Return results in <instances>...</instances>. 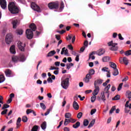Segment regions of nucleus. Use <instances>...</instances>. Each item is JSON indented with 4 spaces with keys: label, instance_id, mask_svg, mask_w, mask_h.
Wrapping results in <instances>:
<instances>
[{
    "label": "nucleus",
    "instance_id": "obj_32",
    "mask_svg": "<svg viewBox=\"0 0 131 131\" xmlns=\"http://www.w3.org/2000/svg\"><path fill=\"white\" fill-rule=\"evenodd\" d=\"M16 33L19 35H21L23 34V30L22 29H18L16 30Z\"/></svg>",
    "mask_w": 131,
    "mask_h": 131
},
{
    "label": "nucleus",
    "instance_id": "obj_49",
    "mask_svg": "<svg viewBox=\"0 0 131 131\" xmlns=\"http://www.w3.org/2000/svg\"><path fill=\"white\" fill-rule=\"evenodd\" d=\"M56 32H58V33H59L60 34H63L66 32V31L64 30H62L61 31H57Z\"/></svg>",
    "mask_w": 131,
    "mask_h": 131
},
{
    "label": "nucleus",
    "instance_id": "obj_22",
    "mask_svg": "<svg viewBox=\"0 0 131 131\" xmlns=\"http://www.w3.org/2000/svg\"><path fill=\"white\" fill-rule=\"evenodd\" d=\"M105 53V49H99L98 51V56H102L103 54Z\"/></svg>",
    "mask_w": 131,
    "mask_h": 131
},
{
    "label": "nucleus",
    "instance_id": "obj_51",
    "mask_svg": "<svg viewBox=\"0 0 131 131\" xmlns=\"http://www.w3.org/2000/svg\"><path fill=\"white\" fill-rule=\"evenodd\" d=\"M50 70H59V68H56L55 67H51Z\"/></svg>",
    "mask_w": 131,
    "mask_h": 131
},
{
    "label": "nucleus",
    "instance_id": "obj_44",
    "mask_svg": "<svg viewBox=\"0 0 131 131\" xmlns=\"http://www.w3.org/2000/svg\"><path fill=\"white\" fill-rule=\"evenodd\" d=\"M94 54H95V52H93L91 54H90L89 59H91V58L92 60H95V56H93ZM92 56H93L92 57Z\"/></svg>",
    "mask_w": 131,
    "mask_h": 131
},
{
    "label": "nucleus",
    "instance_id": "obj_31",
    "mask_svg": "<svg viewBox=\"0 0 131 131\" xmlns=\"http://www.w3.org/2000/svg\"><path fill=\"white\" fill-rule=\"evenodd\" d=\"M110 58L108 56H105L102 58L103 62H108L110 60Z\"/></svg>",
    "mask_w": 131,
    "mask_h": 131
},
{
    "label": "nucleus",
    "instance_id": "obj_13",
    "mask_svg": "<svg viewBox=\"0 0 131 131\" xmlns=\"http://www.w3.org/2000/svg\"><path fill=\"white\" fill-rule=\"evenodd\" d=\"M12 24L13 25V28L16 29L17 28V25L18 24V20L17 19H13L12 21Z\"/></svg>",
    "mask_w": 131,
    "mask_h": 131
},
{
    "label": "nucleus",
    "instance_id": "obj_4",
    "mask_svg": "<svg viewBox=\"0 0 131 131\" xmlns=\"http://www.w3.org/2000/svg\"><path fill=\"white\" fill-rule=\"evenodd\" d=\"M13 62L16 63V62H24L25 61V56L23 54L20 55L19 56H13L12 57Z\"/></svg>",
    "mask_w": 131,
    "mask_h": 131
},
{
    "label": "nucleus",
    "instance_id": "obj_36",
    "mask_svg": "<svg viewBox=\"0 0 131 131\" xmlns=\"http://www.w3.org/2000/svg\"><path fill=\"white\" fill-rule=\"evenodd\" d=\"M28 120V118H27V116H24L23 117L22 121L23 122H27Z\"/></svg>",
    "mask_w": 131,
    "mask_h": 131
},
{
    "label": "nucleus",
    "instance_id": "obj_50",
    "mask_svg": "<svg viewBox=\"0 0 131 131\" xmlns=\"http://www.w3.org/2000/svg\"><path fill=\"white\" fill-rule=\"evenodd\" d=\"M70 122H71L72 123H74L75 122H76V121H77V120L71 118L70 119Z\"/></svg>",
    "mask_w": 131,
    "mask_h": 131
},
{
    "label": "nucleus",
    "instance_id": "obj_16",
    "mask_svg": "<svg viewBox=\"0 0 131 131\" xmlns=\"http://www.w3.org/2000/svg\"><path fill=\"white\" fill-rule=\"evenodd\" d=\"M21 126V118L18 117L16 121V128H19Z\"/></svg>",
    "mask_w": 131,
    "mask_h": 131
},
{
    "label": "nucleus",
    "instance_id": "obj_29",
    "mask_svg": "<svg viewBox=\"0 0 131 131\" xmlns=\"http://www.w3.org/2000/svg\"><path fill=\"white\" fill-rule=\"evenodd\" d=\"M123 62L125 65H128V59L125 57L123 58Z\"/></svg>",
    "mask_w": 131,
    "mask_h": 131
},
{
    "label": "nucleus",
    "instance_id": "obj_18",
    "mask_svg": "<svg viewBox=\"0 0 131 131\" xmlns=\"http://www.w3.org/2000/svg\"><path fill=\"white\" fill-rule=\"evenodd\" d=\"M100 98L103 102H105V101H106V97H105V92L101 93Z\"/></svg>",
    "mask_w": 131,
    "mask_h": 131
},
{
    "label": "nucleus",
    "instance_id": "obj_25",
    "mask_svg": "<svg viewBox=\"0 0 131 131\" xmlns=\"http://www.w3.org/2000/svg\"><path fill=\"white\" fill-rule=\"evenodd\" d=\"M70 119H65L64 120V125H65V126L68 125V124H69V123H70Z\"/></svg>",
    "mask_w": 131,
    "mask_h": 131
},
{
    "label": "nucleus",
    "instance_id": "obj_61",
    "mask_svg": "<svg viewBox=\"0 0 131 131\" xmlns=\"http://www.w3.org/2000/svg\"><path fill=\"white\" fill-rule=\"evenodd\" d=\"M85 77L90 80L92 79V75L89 74H87Z\"/></svg>",
    "mask_w": 131,
    "mask_h": 131
},
{
    "label": "nucleus",
    "instance_id": "obj_39",
    "mask_svg": "<svg viewBox=\"0 0 131 131\" xmlns=\"http://www.w3.org/2000/svg\"><path fill=\"white\" fill-rule=\"evenodd\" d=\"M126 96L128 99H131V92L127 91L126 93Z\"/></svg>",
    "mask_w": 131,
    "mask_h": 131
},
{
    "label": "nucleus",
    "instance_id": "obj_41",
    "mask_svg": "<svg viewBox=\"0 0 131 131\" xmlns=\"http://www.w3.org/2000/svg\"><path fill=\"white\" fill-rule=\"evenodd\" d=\"M130 55H131V50L126 51L125 52V56H130Z\"/></svg>",
    "mask_w": 131,
    "mask_h": 131
},
{
    "label": "nucleus",
    "instance_id": "obj_20",
    "mask_svg": "<svg viewBox=\"0 0 131 131\" xmlns=\"http://www.w3.org/2000/svg\"><path fill=\"white\" fill-rule=\"evenodd\" d=\"M5 74L6 76L10 77V76H11V75L12 74V71L9 69H7L5 71Z\"/></svg>",
    "mask_w": 131,
    "mask_h": 131
},
{
    "label": "nucleus",
    "instance_id": "obj_63",
    "mask_svg": "<svg viewBox=\"0 0 131 131\" xmlns=\"http://www.w3.org/2000/svg\"><path fill=\"white\" fill-rule=\"evenodd\" d=\"M68 48L69 49V50H70L71 51H73V47H72V45H68Z\"/></svg>",
    "mask_w": 131,
    "mask_h": 131
},
{
    "label": "nucleus",
    "instance_id": "obj_15",
    "mask_svg": "<svg viewBox=\"0 0 131 131\" xmlns=\"http://www.w3.org/2000/svg\"><path fill=\"white\" fill-rule=\"evenodd\" d=\"M73 107L75 110H78L79 109V105H78V103L75 101L73 103Z\"/></svg>",
    "mask_w": 131,
    "mask_h": 131
},
{
    "label": "nucleus",
    "instance_id": "obj_2",
    "mask_svg": "<svg viewBox=\"0 0 131 131\" xmlns=\"http://www.w3.org/2000/svg\"><path fill=\"white\" fill-rule=\"evenodd\" d=\"M8 10L11 14H18L19 13V9L14 2H10L8 5Z\"/></svg>",
    "mask_w": 131,
    "mask_h": 131
},
{
    "label": "nucleus",
    "instance_id": "obj_46",
    "mask_svg": "<svg viewBox=\"0 0 131 131\" xmlns=\"http://www.w3.org/2000/svg\"><path fill=\"white\" fill-rule=\"evenodd\" d=\"M77 117L78 119H80V118L82 117V113L81 112L78 113L77 115Z\"/></svg>",
    "mask_w": 131,
    "mask_h": 131
},
{
    "label": "nucleus",
    "instance_id": "obj_19",
    "mask_svg": "<svg viewBox=\"0 0 131 131\" xmlns=\"http://www.w3.org/2000/svg\"><path fill=\"white\" fill-rule=\"evenodd\" d=\"M73 128H78L80 126V122L79 121H77L75 124L73 125Z\"/></svg>",
    "mask_w": 131,
    "mask_h": 131
},
{
    "label": "nucleus",
    "instance_id": "obj_28",
    "mask_svg": "<svg viewBox=\"0 0 131 131\" xmlns=\"http://www.w3.org/2000/svg\"><path fill=\"white\" fill-rule=\"evenodd\" d=\"M41 127L42 129H46L47 128V122H43L41 125Z\"/></svg>",
    "mask_w": 131,
    "mask_h": 131
},
{
    "label": "nucleus",
    "instance_id": "obj_60",
    "mask_svg": "<svg viewBox=\"0 0 131 131\" xmlns=\"http://www.w3.org/2000/svg\"><path fill=\"white\" fill-rule=\"evenodd\" d=\"M55 38L58 40H60L61 39V36L59 35H55Z\"/></svg>",
    "mask_w": 131,
    "mask_h": 131
},
{
    "label": "nucleus",
    "instance_id": "obj_6",
    "mask_svg": "<svg viewBox=\"0 0 131 131\" xmlns=\"http://www.w3.org/2000/svg\"><path fill=\"white\" fill-rule=\"evenodd\" d=\"M61 85L64 90H67L69 86V78H66L61 81Z\"/></svg>",
    "mask_w": 131,
    "mask_h": 131
},
{
    "label": "nucleus",
    "instance_id": "obj_48",
    "mask_svg": "<svg viewBox=\"0 0 131 131\" xmlns=\"http://www.w3.org/2000/svg\"><path fill=\"white\" fill-rule=\"evenodd\" d=\"M96 112H97V110L96 108L91 110V111L90 113L91 115H93L95 114V113H96Z\"/></svg>",
    "mask_w": 131,
    "mask_h": 131
},
{
    "label": "nucleus",
    "instance_id": "obj_43",
    "mask_svg": "<svg viewBox=\"0 0 131 131\" xmlns=\"http://www.w3.org/2000/svg\"><path fill=\"white\" fill-rule=\"evenodd\" d=\"M88 74H90V75H91V76L92 75H94V74H95V70L93 69L90 70Z\"/></svg>",
    "mask_w": 131,
    "mask_h": 131
},
{
    "label": "nucleus",
    "instance_id": "obj_11",
    "mask_svg": "<svg viewBox=\"0 0 131 131\" xmlns=\"http://www.w3.org/2000/svg\"><path fill=\"white\" fill-rule=\"evenodd\" d=\"M0 5L2 9L7 8V2H6V0H0Z\"/></svg>",
    "mask_w": 131,
    "mask_h": 131
},
{
    "label": "nucleus",
    "instance_id": "obj_40",
    "mask_svg": "<svg viewBox=\"0 0 131 131\" xmlns=\"http://www.w3.org/2000/svg\"><path fill=\"white\" fill-rule=\"evenodd\" d=\"M10 105L7 104H4L3 105V107H2V110H5V109H7V108H9Z\"/></svg>",
    "mask_w": 131,
    "mask_h": 131
},
{
    "label": "nucleus",
    "instance_id": "obj_59",
    "mask_svg": "<svg viewBox=\"0 0 131 131\" xmlns=\"http://www.w3.org/2000/svg\"><path fill=\"white\" fill-rule=\"evenodd\" d=\"M50 111H51L50 108L47 110V112L45 113V116H47V115H49V114H50Z\"/></svg>",
    "mask_w": 131,
    "mask_h": 131
},
{
    "label": "nucleus",
    "instance_id": "obj_33",
    "mask_svg": "<svg viewBox=\"0 0 131 131\" xmlns=\"http://www.w3.org/2000/svg\"><path fill=\"white\" fill-rule=\"evenodd\" d=\"M72 66H74V64L73 63H70L69 64H67V69H68V70H69V69H70L71 67H72Z\"/></svg>",
    "mask_w": 131,
    "mask_h": 131
},
{
    "label": "nucleus",
    "instance_id": "obj_7",
    "mask_svg": "<svg viewBox=\"0 0 131 131\" xmlns=\"http://www.w3.org/2000/svg\"><path fill=\"white\" fill-rule=\"evenodd\" d=\"M12 40H13V36H12V34H7L5 38V41L6 43H7V45H10V43L12 42Z\"/></svg>",
    "mask_w": 131,
    "mask_h": 131
},
{
    "label": "nucleus",
    "instance_id": "obj_55",
    "mask_svg": "<svg viewBox=\"0 0 131 131\" xmlns=\"http://www.w3.org/2000/svg\"><path fill=\"white\" fill-rule=\"evenodd\" d=\"M84 46L85 48H88V46H89V41L88 40L84 41Z\"/></svg>",
    "mask_w": 131,
    "mask_h": 131
},
{
    "label": "nucleus",
    "instance_id": "obj_12",
    "mask_svg": "<svg viewBox=\"0 0 131 131\" xmlns=\"http://www.w3.org/2000/svg\"><path fill=\"white\" fill-rule=\"evenodd\" d=\"M94 88L95 89L94 90V92L93 93V95L94 96H97V95L99 94L100 88L99 86H96V85H94Z\"/></svg>",
    "mask_w": 131,
    "mask_h": 131
},
{
    "label": "nucleus",
    "instance_id": "obj_47",
    "mask_svg": "<svg viewBox=\"0 0 131 131\" xmlns=\"http://www.w3.org/2000/svg\"><path fill=\"white\" fill-rule=\"evenodd\" d=\"M123 83H121L119 85V86H118V92H119V91H121V89H122V85H123Z\"/></svg>",
    "mask_w": 131,
    "mask_h": 131
},
{
    "label": "nucleus",
    "instance_id": "obj_24",
    "mask_svg": "<svg viewBox=\"0 0 131 131\" xmlns=\"http://www.w3.org/2000/svg\"><path fill=\"white\" fill-rule=\"evenodd\" d=\"M114 72L113 73V75L114 76H116L119 74V72H118V70L117 69V68H116L115 69H114Z\"/></svg>",
    "mask_w": 131,
    "mask_h": 131
},
{
    "label": "nucleus",
    "instance_id": "obj_57",
    "mask_svg": "<svg viewBox=\"0 0 131 131\" xmlns=\"http://www.w3.org/2000/svg\"><path fill=\"white\" fill-rule=\"evenodd\" d=\"M102 71H104L105 72H108L109 71H108V68L107 67H104L102 69Z\"/></svg>",
    "mask_w": 131,
    "mask_h": 131
},
{
    "label": "nucleus",
    "instance_id": "obj_5",
    "mask_svg": "<svg viewBox=\"0 0 131 131\" xmlns=\"http://www.w3.org/2000/svg\"><path fill=\"white\" fill-rule=\"evenodd\" d=\"M48 8L50 10H57L59 9V3L57 2H50L48 4Z\"/></svg>",
    "mask_w": 131,
    "mask_h": 131
},
{
    "label": "nucleus",
    "instance_id": "obj_56",
    "mask_svg": "<svg viewBox=\"0 0 131 131\" xmlns=\"http://www.w3.org/2000/svg\"><path fill=\"white\" fill-rule=\"evenodd\" d=\"M32 111H33V110H32L31 109H28L27 111H26V113L27 114H29L30 113H32Z\"/></svg>",
    "mask_w": 131,
    "mask_h": 131
},
{
    "label": "nucleus",
    "instance_id": "obj_38",
    "mask_svg": "<svg viewBox=\"0 0 131 131\" xmlns=\"http://www.w3.org/2000/svg\"><path fill=\"white\" fill-rule=\"evenodd\" d=\"M116 109V107L115 106H113L110 111V114H112L115 111Z\"/></svg>",
    "mask_w": 131,
    "mask_h": 131
},
{
    "label": "nucleus",
    "instance_id": "obj_37",
    "mask_svg": "<svg viewBox=\"0 0 131 131\" xmlns=\"http://www.w3.org/2000/svg\"><path fill=\"white\" fill-rule=\"evenodd\" d=\"M40 106L43 110H46L47 107L46 106V105L45 104V103H40Z\"/></svg>",
    "mask_w": 131,
    "mask_h": 131
},
{
    "label": "nucleus",
    "instance_id": "obj_21",
    "mask_svg": "<svg viewBox=\"0 0 131 131\" xmlns=\"http://www.w3.org/2000/svg\"><path fill=\"white\" fill-rule=\"evenodd\" d=\"M56 54V51L55 50L51 51L47 54V57H52V56H54Z\"/></svg>",
    "mask_w": 131,
    "mask_h": 131
},
{
    "label": "nucleus",
    "instance_id": "obj_53",
    "mask_svg": "<svg viewBox=\"0 0 131 131\" xmlns=\"http://www.w3.org/2000/svg\"><path fill=\"white\" fill-rule=\"evenodd\" d=\"M78 98H80V101H83V100H84V99H85V97L83 96L82 97H81V95H80L78 96Z\"/></svg>",
    "mask_w": 131,
    "mask_h": 131
},
{
    "label": "nucleus",
    "instance_id": "obj_9",
    "mask_svg": "<svg viewBox=\"0 0 131 131\" xmlns=\"http://www.w3.org/2000/svg\"><path fill=\"white\" fill-rule=\"evenodd\" d=\"M31 7L32 9H33V10L34 11H36L37 12H40V8H39V7L34 2H32L31 4Z\"/></svg>",
    "mask_w": 131,
    "mask_h": 131
},
{
    "label": "nucleus",
    "instance_id": "obj_1",
    "mask_svg": "<svg viewBox=\"0 0 131 131\" xmlns=\"http://www.w3.org/2000/svg\"><path fill=\"white\" fill-rule=\"evenodd\" d=\"M30 29H28L26 31V34L28 39H31L33 37V31L36 30V25L34 23L29 26Z\"/></svg>",
    "mask_w": 131,
    "mask_h": 131
},
{
    "label": "nucleus",
    "instance_id": "obj_34",
    "mask_svg": "<svg viewBox=\"0 0 131 131\" xmlns=\"http://www.w3.org/2000/svg\"><path fill=\"white\" fill-rule=\"evenodd\" d=\"M5 81V76H4V75H0V83H2V82H4Z\"/></svg>",
    "mask_w": 131,
    "mask_h": 131
},
{
    "label": "nucleus",
    "instance_id": "obj_35",
    "mask_svg": "<svg viewBox=\"0 0 131 131\" xmlns=\"http://www.w3.org/2000/svg\"><path fill=\"white\" fill-rule=\"evenodd\" d=\"M84 126H88L89 125V120L88 119H84L83 121Z\"/></svg>",
    "mask_w": 131,
    "mask_h": 131
},
{
    "label": "nucleus",
    "instance_id": "obj_64",
    "mask_svg": "<svg viewBox=\"0 0 131 131\" xmlns=\"http://www.w3.org/2000/svg\"><path fill=\"white\" fill-rule=\"evenodd\" d=\"M36 83L37 84H41V83H42V81H41V80L38 79V80H37Z\"/></svg>",
    "mask_w": 131,
    "mask_h": 131
},
{
    "label": "nucleus",
    "instance_id": "obj_52",
    "mask_svg": "<svg viewBox=\"0 0 131 131\" xmlns=\"http://www.w3.org/2000/svg\"><path fill=\"white\" fill-rule=\"evenodd\" d=\"M7 112H8V110L6 109L1 112V115H5V114H7Z\"/></svg>",
    "mask_w": 131,
    "mask_h": 131
},
{
    "label": "nucleus",
    "instance_id": "obj_23",
    "mask_svg": "<svg viewBox=\"0 0 131 131\" xmlns=\"http://www.w3.org/2000/svg\"><path fill=\"white\" fill-rule=\"evenodd\" d=\"M95 122H96V120L95 119L92 120L88 127V128H91V127L94 126V124H95Z\"/></svg>",
    "mask_w": 131,
    "mask_h": 131
},
{
    "label": "nucleus",
    "instance_id": "obj_45",
    "mask_svg": "<svg viewBox=\"0 0 131 131\" xmlns=\"http://www.w3.org/2000/svg\"><path fill=\"white\" fill-rule=\"evenodd\" d=\"M96 95H93L91 98V102L92 103H94V102H95V101H96Z\"/></svg>",
    "mask_w": 131,
    "mask_h": 131
},
{
    "label": "nucleus",
    "instance_id": "obj_17",
    "mask_svg": "<svg viewBox=\"0 0 131 131\" xmlns=\"http://www.w3.org/2000/svg\"><path fill=\"white\" fill-rule=\"evenodd\" d=\"M10 52L11 54H16V50H15V45H12L10 48Z\"/></svg>",
    "mask_w": 131,
    "mask_h": 131
},
{
    "label": "nucleus",
    "instance_id": "obj_62",
    "mask_svg": "<svg viewBox=\"0 0 131 131\" xmlns=\"http://www.w3.org/2000/svg\"><path fill=\"white\" fill-rule=\"evenodd\" d=\"M84 50H85V47L83 46L82 48H80V52H84Z\"/></svg>",
    "mask_w": 131,
    "mask_h": 131
},
{
    "label": "nucleus",
    "instance_id": "obj_54",
    "mask_svg": "<svg viewBox=\"0 0 131 131\" xmlns=\"http://www.w3.org/2000/svg\"><path fill=\"white\" fill-rule=\"evenodd\" d=\"M83 81H84L86 83L90 82V79L86 78V77L83 79Z\"/></svg>",
    "mask_w": 131,
    "mask_h": 131
},
{
    "label": "nucleus",
    "instance_id": "obj_14",
    "mask_svg": "<svg viewBox=\"0 0 131 131\" xmlns=\"http://www.w3.org/2000/svg\"><path fill=\"white\" fill-rule=\"evenodd\" d=\"M103 81H104V80H103L102 79H98L94 81V85H95V86H98V83L99 84H102V83H103Z\"/></svg>",
    "mask_w": 131,
    "mask_h": 131
},
{
    "label": "nucleus",
    "instance_id": "obj_42",
    "mask_svg": "<svg viewBox=\"0 0 131 131\" xmlns=\"http://www.w3.org/2000/svg\"><path fill=\"white\" fill-rule=\"evenodd\" d=\"M37 129H38V126L35 125L32 128L31 131H37Z\"/></svg>",
    "mask_w": 131,
    "mask_h": 131
},
{
    "label": "nucleus",
    "instance_id": "obj_10",
    "mask_svg": "<svg viewBox=\"0 0 131 131\" xmlns=\"http://www.w3.org/2000/svg\"><path fill=\"white\" fill-rule=\"evenodd\" d=\"M110 88H111V84H108L104 89V93L107 95V98H109V90H110Z\"/></svg>",
    "mask_w": 131,
    "mask_h": 131
},
{
    "label": "nucleus",
    "instance_id": "obj_58",
    "mask_svg": "<svg viewBox=\"0 0 131 131\" xmlns=\"http://www.w3.org/2000/svg\"><path fill=\"white\" fill-rule=\"evenodd\" d=\"M118 36H119V39H120V40H123V39H124V38L122 37V35H121V34L120 33L119 34Z\"/></svg>",
    "mask_w": 131,
    "mask_h": 131
},
{
    "label": "nucleus",
    "instance_id": "obj_27",
    "mask_svg": "<svg viewBox=\"0 0 131 131\" xmlns=\"http://www.w3.org/2000/svg\"><path fill=\"white\" fill-rule=\"evenodd\" d=\"M65 118L70 119L71 118V114L70 113H67L64 115Z\"/></svg>",
    "mask_w": 131,
    "mask_h": 131
},
{
    "label": "nucleus",
    "instance_id": "obj_26",
    "mask_svg": "<svg viewBox=\"0 0 131 131\" xmlns=\"http://www.w3.org/2000/svg\"><path fill=\"white\" fill-rule=\"evenodd\" d=\"M110 66L112 68H113L114 69H116V68H117V66H116V64H115V63L114 62H111Z\"/></svg>",
    "mask_w": 131,
    "mask_h": 131
},
{
    "label": "nucleus",
    "instance_id": "obj_3",
    "mask_svg": "<svg viewBox=\"0 0 131 131\" xmlns=\"http://www.w3.org/2000/svg\"><path fill=\"white\" fill-rule=\"evenodd\" d=\"M107 45L108 47H111L110 48L111 51L116 52V51L118 50V46H117V45L118 44L117 43H114L113 40L107 42Z\"/></svg>",
    "mask_w": 131,
    "mask_h": 131
},
{
    "label": "nucleus",
    "instance_id": "obj_30",
    "mask_svg": "<svg viewBox=\"0 0 131 131\" xmlns=\"http://www.w3.org/2000/svg\"><path fill=\"white\" fill-rule=\"evenodd\" d=\"M120 99V96L119 95H117L114 97V98H112L113 101H117Z\"/></svg>",
    "mask_w": 131,
    "mask_h": 131
},
{
    "label": "nucleus",
    "instance_id": "obj_8",
    "mask_svg": "<svg viewBox=\"0 0 131 131\" xmlns=\"http://www.w3.org/2000/svg\"><path fill=\"white\" fill-rule=\"evenodd\" d=\"M17 47L18 49L21 51L24 52L25 51V43H23V42L20 41H18L17 42Z\"/></svg>",
    "mask_w": 131,
    "mask_h": 131
}]
</instances>
